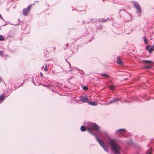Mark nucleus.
Returning <instances> with one entry per match:
<instances>
[{
  "label": "nucleus",
  "mask_w": 154,
  "mask_h": 154,
  "mask_svg": "<svg viewBox=\"0 0 154 154\" xmlns=\"http://www.w3.org/2000/svg\"><path fill=\"white\" fill-rule=\"evenodd\" d=\"M109 143L114 154H119L120 150V146L116 143L113 139H109Z\"/></svg>",
  "instance_id": "1"
},
{
  "label": "nucleus",
  "mask_w": 154,
  "mask_h": 154,
  "mask_svg": "<svg viewBox=\"0 0 154 154\" xmlns=\"http://www.w3.org/2000/svg\"><path fill=\"white\" fill-rule=\"evenodd\" d=\"M96 139L97 141L99 143L100 146L103 147L104 150L106 152H108L107 147L104 144L103 142L100 139L96 136Z\"/></svg>",
  "instance_id": "2"
},
{
  "label": "nucleus",
  "mask_w": 154,
  "mask_h": 154,
  "mask_svg": "<svg viewBox=\"0 0 154 154\" xmlns=\"http://www.w3.org/2000/svg\"><path fill=\"white\" fill-rule=\"evenodd\" d=\"M134 5L137 10V14H140L141 13V7L139 4L137 2H134Z\"/></svg>",
  "instance_id": "3"
},
{
  "label": "nucleus",
  "mask_w": 154,
  "mask_h": 154,
  "mask_svg": "<svg viewBox=\"0 0 154 154\" xmlns=\"http://www.w3.org/2000/svg\"><path fill=\"white\" fill-rule=\"evenodd\" d=\"M91 130H94L95 131H98L100 130V127L96 124L93 123L92 124L91 126Z\"/></svg>",
  "instance_id": "4"
},
{
  "label": "nucleus",
  "mask_w": 154,
  "mask_h": 154,
  "mask_svg": "<svg viewBox=\"0 0 154 154\" xmlns=\"http://www.w3.org/2000/svg\"><path fill=\"white\" fill-rule=\"evenodd\" d=\"M31 6H28L26 8H24L23 10V14L24 16H27V14L30 11Z\"/></svg>",
  "instance_id": "5"
},
{
  "label": "nucleus",
  "mask_w": 154,
  "mask_h": 154,
  "mask_svg": "<svg viewBox=\"0 0 154 154\" xmlns=\"http://www.w3.org/2000/svg\"><path fill=\"white\" fill-rule=\"evenodd\" d=\"M80 129L81 131H86L87 130H88L90 133H91V134H93V133L92 132V131H91V129L89 128H88L87 129L84 126H82L81 127Z\"/></svg>",
  "instance_id": "6"
},
{
  "label": "nucleus",
  "mask_w": 154,
  "mask_h": 154,
  "mask_svg": "<svg viewBox=\"0 0 154 154\" xmlns=\"http://www.w3.org/2000/svg\"><path fill=\"white\" fill-rule=\"evenodd\" d=\"M117 64L120 65H122L123 64V62L122 60V59L119 57H118L117 59Z\"/></svg>",
  "instance_id": "7"
},
{
  "label": "nucleus",
  "mask_w": 154,
  "mask_h": 154,
  "mask_svg": "<svg viewBox=\"0 0 154 154\" xmlns=\"http://www.w3.org/2000/svg\"><path fill=\"white\" fill-rule=\"evenodd\" d=\"M88 100V98L86 96L83 97L81 99V101L83 103H85Z\"/></svg>",
  "instance_id": "8"
},
{
  "label": "nucleus",
  "mask_w": 154,
  "mask_h": 154,
  "mask_svg": "<svg viewBox=\"0 0 154 154\" xmlns=\"http://www.w3.org/2000/svg\"><path fill=\"white\" fill-rule=\"evenodd\" d=\"M116 131L119 132L120 134H122L123 132L125 131V130L124 129H120L117 130Z\"/></svg>",
  "instance_id": "9"
},
{
  "label": "nucleus",
  "mask_w": 154,
  "mask_h": 154,
  "mask_svg": "<svg viewBox=\"0 0 154 154\" xmlns=\"http://www.w3.org/2000/svg\"><path fill=\"white\" fill-rule=\"evenodd\" d=\"M143 62L144 63H146L147 64H151V63L153 64V63L151 61H149V60H143Z\"/></svg>",
  "instance_id": "10"
},
{
  "label": "nucleus",
  "mask_w": 154,
  "mask_h": 154,
  "mask_svg": "<svg viewBox=\"0 0 154 154\" xmlns=\"http://www.w3.org/2000/svg\"><path fill=\"white\" fill-rule=\"evenodd\" d=\"M108 87L111 90H114L115 89V86L113 85H112L110 86H109Z\"/></svg>",
  "instance_id": "11"
},
{
  "label": "nucleus",
  "mask_w": 154,
  "mask_h": 154,
  "mask_svg": "<svg viewBox=\"0 0 154 154\" xmlns=\"http://www.w3.org/2000/svg\"><path fill=\"white\" fill-rule=\"evenodd\" d=\"M5 96L4 94L1 95L0 96V101H3L5 99Z\"/></svg>",
  "instance_id": "12"
},
{
  "label": "nucleus",
  "mask_w": 154,
  "mask_h": 154,
  "mask_svg": "<svg viewBox=\"0 0 154 154\" xmlns=\"http://www.w3.org/2000/svg\"><path fill=\"white\" fill-rule=\"evenodd\" d=\"M102 76L103 77H105L106 78H109V75L106 74H102L100 75Z\"/></svg>",
  "instance_id": "13"
},
{
  "label": "nucleus",
  "mask_w": 154,
  "mask_h": 154,
  "mask_svg": "<svg viewBox=\"0 0 154 154\" xmlns=\"http://www.w3.org/2000/svg\"><path fill=\"white\" fill-rule=\"evenodd\" d=\"M89 104L92 106H96L97 105V103L95 102H89Z\"/></svg>",
  "instance_id": "14"
},
{
  "label": "nucleus",
  "mask_w": 154,
  "mask_h": 154,
  "mask_svg": "<svg viewBox=\"0 0 154 154\" xmlns=\"http://www.w3.org/2000/svg\"><path fill=\"white\" fill-rule=\"evenodd\" d=\"M153 50H154V46L151 48L149 50V53H151L152 51Z\"/></svg>",
  "instance_id": "15"
},
{
  "label": "nucleus",
  "mask_w": 154,
  "mask_h": 154,
  "mask_svg": "<svg viewBox=\"0 0 154 154\" xmlns=\"http://www.w3.org/2000/svg\"><path fill=\"white\" fill-rule=\"evenodd\" d=\"M143 39H144V42L145 43H146V44H147L148 43L147 40V39L146 38V37H144L143 38Z\"/></svg>",
  "instance_id": "16"
},
{
  "label": "nucleus",
  "mask_w": 154,
  "mask_h": 154,
  "mask_svg": "<svg viewBox=\"0 0 154 154\" xmlns=\"http://www.w3.org/2000/svg\"><path fill=\"white\" fill-rule=\"evenodd\" d=\"M118 100L117 99H114L110 101V103H112L113 102H115L116 101Z\"/></svg>",
  "instance_id": "17"
},
{
  "label": "nucleus",
  "mask_w": 154,
  "mask_h": 154,
  "mask_svg": "<svg viewBox=\"0 0 154 154\" xmlns=\"http://www.w3.org/2000/svg\"><path fill=\"white\" fill-rule=\"evenodd\" d=\"M44 70L45 71H48V69L46 65L45 66V68L44 69Z\"/></svg>",
  "instance_id": "18"
},
{
  "label": "nucleus",
  "mask_w": 154,
  "mask_h": 154,
  "mask_svg": "<svg viewBox=\"0 0 154 154\" xmlns=\"http://www.w3.org/2000/svg\"><path fill=\"white\" fill-rule=\"evenodd\" d=\"M4 39L3 38V36L2 35H0V41H4Z\"/></svg>",
  "instance_id": "19"
},
{
  "label": "nucleus",
  "mask_w": 154,
  "mask_h": 154,
  "mask_svg": "<svg viewBox=\"0 0 154 154\" xmlns=\"http://www.w3.org/2000/svg\"><path fill=\"white\" fill-rule=\"evenodd\" d=\"M83 88V89L85 91H87L88 89V88L85 86H84Z\"/></svg>",
  "instance_id": "20"
},
{
  "label": "nucleus",
  "mask_w": 154,
  "mask_h": 154,
  "mask_svg": "<svg viewBox=\"0 0 154 154\" xmlns=\"http://www.w3.org/2000/svg\"><path fill=\"white\" fill-rule=\"evenodd\" d=\"M152 149H150L148 151V154H151Z\"/></svg>",
  "instance_id": "21"
},
{
  "label": "nucleus",
  "mask_w": 154,
  "mask_h": 154,
  "mask_svg": "<svg viewBox=\"0 0 154 154\" xmlns=\"http://www.w3.org/2000/svg\"><path fill=\"white\" fill-rule=\"evenodd\" d=\"M106 20H101V22H106Z\"/></svg>",
  "instance_id": "22"
},
{
  "label": "nucleus",
  "mask_w": 154,
  "mask_h": 154,
  "mask_svg": "<svg viewBox=\"0 0 154 154\" xmlns=\"http://www.w3.org/2000/svg\"><path fill=\"white\" fill-rule=\"evenodd\" d=\"M4 52L3 51H0V55H2L3 54Z\"/></svg>",
  "instance_id": "23"
},
{
  "label": "nucleus",
  "mask_w": 154,
  "mask_h": 154,
  "mask_svg": "<svg viewBox=\"0 0 154 154\" xmlns=\"http://www.w3.org/2000/svg\"><path fill=\"white\" fill-rule=\"evenodd\" d=\"M3 19V18L2 17L1 15L0 14V19Z\"/></svg>",
  "instance_id": "24"
},
{
  "label": "nucleus",
  "mask_w": 154,
  "mask_h": 154,
  "mask_svg": "<svg viewBox=\"0 0 154 154\" xmlns=\"http://www.w3.org/2000/svg\"><path fill=\"white\" fill-rule=\"evenodd\" d=\"M40 75H41V76H43V74H42V72H40Z\"/></svg>",
  "instance_id": "25"
},
{
  "label": "nucleus",
  "mask_w": 154,
  "mask_h": 154,
  "mask_svg": "<svg viewBox=\"0 0 154 154\" xmlns=\"http://www.w3.org/2000/svg\"><path fill=\"white\" fill-rule=\"evenodd\" d=\"M149 47V46H147L146 47V49H148Z\"/></svg>",
  "instance_id": "26"
},
{
  "label": "nucleus",
  "mask_w": 154,
  "mask_h": 154,
  "mask_svg": "<svg viewBox=\"0 0 154 154\" xmlns=\"http://www.w3.org/2000/svg\"><path fill=\"white\" fill-rule=\"evenodd\" d=\"M2 81V79L1 77H0V82Z\"/></svg>",
  "instance_id": "27"
},
{
  "label": "nucleus",
  "mask_w": 154,
  "mask_h": 154,
  "mask_svg": "<svg viewBox=\"0 0 154 154\" xmlns=\"http://www.w3.org/2000/svg\"><path fill=\"white\" fill-rule=\"evenodd\" d=\"M139 14L140 15H139V16H140V14Z\"/></svg>",
  "instance_id": "28"
},
{
  "label": "nucleus",
  "mask_w": 154,
  "mask_h": 154,
  "mask_svg": "<svg viewBox=\"0 0 154 154\" xmlns=\"http://www.w3.org/2000/svg\"><path fill=\"white\" fill-rule=\"evenodd\" d=\"M146 153H148V152H146Z\"/></svg>",
  "instance_id": "29"
}]
</instances>
